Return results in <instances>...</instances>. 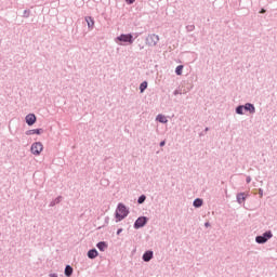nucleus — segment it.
I'll return each instance as SVG.
<instances>
[{
    "mask_svg": "<svg viewBox=\"0 0 277 277\" xmlns=\"http://www.w3.org/2000/svg\"><path fill=\"white\" fill-rule=\"evenodd\" d=\"M146 200V196H141L140 198H138V205H142L144 201Z\"/></svg>",
    "mask_w": 277,
    "mask_h": 277,
    "instance_id": "aec40b11",
    "label": "nucleus"
},
{
    "mask_svg": "<svg viewBox=\"0 0 277 277\" xmlns=\"http://www.w3.org/2000/svg\"><path fill=\"white\" fill-rule=\"evenodd\" d=\"M150 259H153V251H147V252H145V253L143 254V260H144L145 262L150 261Z\"/></svg>",
    "mask_w": 277,
    "mask_h": 277,
    "instance_id": "f8f14e48",
    "label": "nucleus"
},
{
    "mask_svg": "<svg viewBox=\"0 0 277 277\" xmlns=\"http://www.w3.org/2000/svg\"><path fill=\"white\" fill-rule=\"evenodd\" d=\"M147 88H148V82H146V81L142 82L140 85L141 92H144V90H146Z\"/></svg>",
    "mask_w": 277,
    "mask_h": 277,
    "instance_id": "f3484780",
    "label": "nucleus"
},
{
    "mask_svg": "<svg viewBox=\"0 0 277 277\" xmlns=\"http://www.w3.org/2000/svg\"><path fill=\"white\" fill-rule=\"evenodd\" d=\"M117 40H119V42H129L130 44H133V35H121L117 37Z\"/></svg>",
    "mask_w": 277,
    "mask_h": 277,
    "instance_id": "20e7f679",
    "label": "nucleus"
},
{
    "mask_svg": "<svg viewBox=\"0 0 277 277\" xmlns=\"http://www.w3.org/2000/svg\"><path fill=\"white\" fill-rule=\"evenodd\" d=\"M146 225V216L138 217L134 223V228H142V226Z\"/></svg>",
    "mask_w": 277,
    "mask_h": 277,
    "instance_id": "39448f33",
    "label": "nucleus"
},
{
    "mask_svg": "<svg viewBox=\"0 0 277 277\" xmlns=\"http://www.w3.org/2000/svg\"><path fill=\"white\" fill-rule=\"evenodd\" d=\"M243 109H245V111H250V114H254V111H255L254 105H252V104H246L243 106Z\"/></svg>",
    "mask_w": 277,
    "mask_h": 277,
    "instance_id": "1a4fd4ad",
    "label": "nucleus"
},
{
    "mask_svg": "<svg viewBox=\"0 0 277 277\" xmlns=\"http://www.w3.org/2000/svg\"><path fill=\"white\" fill-rule=\"evenodd\" d=\"M260 14H265V9H262V10L260 11Z\"/></svg>",
    "mask_w": 277,
    "mask_h": 277,
    "instance_id": "b1692460",
    "label": "nucleus"
},
{
    "mask_svg": "<svg viewBox=\"0 0 277 277\" xmlns=\"http://www.w3.org/2000/svg\"><path fill=\"white\" fill-rule=\"evenodd\" d=\"M272 232H266L262 236L255 238L256 243H265L268 239H272Z\"/></svg>",
    "mask_w": 277,
    "mask_h": 277,
    "instance_id": "7ed1b4c3",
    "label": "nucleus"
},
{
    "mask_svg": "<svg viewBox=\"0 0 277 277\" xmlns=\"http://www.w3.org/2000/svg\"><path fill=\"white\" fill-rule=\"evenodd\" d=\"M50 277H57V275H51Z\"/></svg>",
    "mask_w": 277,
    "mask_h": 277,
    "instance_id": "cd10ccee",
    "label": "nucleus"
},
{
    "mask_svg": "<svg viewBox=\"0 0 277 277\" xmlns=\"http://www.w3.org/2000/svg\"><path fill=\"white\" fill-rule=\"evenodd\" d=\"M128 1V3H135V0H127Z\"/></svg>",
    "mask_w": 277,
    "mask_h": 277,
    "instance_id": "4be33fe9",
    "label": "nucleus"
},
{
    "mask_svg": "<svg viewBox=\"0 0 277 277\" xmlns=\"http://www.w3.org/2000/svg\"><path fill=\"white\" fill-rule=\"evenodd\" d=\"M43 149L44 146L40 142L34 143L30 148L32 155H40V153H42Z\"/></svg>",
    "mask_w": 277,
    "mask_h": 277,
    "instance_id": "f03ea898",
    "label": "nucleus"
},
{
    "mask_svg": "<svg viewBox=\"0 0 277 277\" xmlns=\"http://www.w3.org/2000/svg\"><path fill=\"white\" fill-rule=\"evenodd\" d=\"M42 133V129H35L27 132V135H40Z\"/></svg>",
    "mask_w": 277,
    "mask_h": 277,
    "instance_id": "ddd939ff",
    "label": "nucleus"
},
{
    "mask_svg": "<svg viewBox=\"0 0 277 277\" xmlns=\"http://www.w3.org/2000/svg\"><path fill=\"white\" fill-rule=\"evenodd\" d=\"M148 44H157L159 42V36L150 35L147 39Z\"/></svg>",
    "mask_w": 277,
    "mask_h": 277,
    "instance_id": "0eeeda50",
    "label": "nucleus"
},
{
    "mask_svg": "<svg viewBox=\"0 0 277 277\" xmlns=\"http://www.w3.org/2000/svg\"><path fill=\"white\" fill-rule=\"evenodd\" d=\"M122 233V229H118L117 235H120Z\"/></svg>",
    "mask_w": 277,
    "mask_h": 277,
    "instance_id": "a878e982",
    "label": "nucleus"
},
{
    "mask_svg": "<svg viewBox=\"0 0 277 277\" xmlns=\"http://www.w3.org/2000/svg\"><path fill=\"white\" fill-rule=\"evenodd\" d=\"M160 146H166V141H162V142L160 143Z\"/></svg>",
    "mask_w": 277,
    "mask_h": 277,
    "instance_id": "393cba45",
    "label": "nucleus"
},
{
    "mask_svg": "<svg viewBox=\"0 0 277 277\" xmlns=\"http://www.w3.org/2000/svg\"><path fill=\"white\" fill-rule=\"evenodd\" d=\"M97 248H98V250H101V252H105V249L107 248V243L98 242Z\"/></svg>",
    "mask_w": 277,
    "mask_h": 277,
    "instance_id": "2eb2a0df",
    "label": "nucleus"
},
{
    "mask_svg": "<svg viewBox=\"0 0 277 277\" xmlns=\"http://www.w3.org/2000/svg\"><path fill=\"white\" fill-rule=\"evenodd\" d=\"M251 179L250 177H247V183H250Z\"/></svg>",
    "mask_w": 277,
    "mask_h": 277,
    "instance_id": "bb28decb",
    "label": "nucleus"
},
{
    "mask_svg": "<svg viewBox=\"0 0 277 277\" xmlns=\"http://www.w3.org/2000/svg\"><path fill=\"white\" fill-rule=\"evenodd\" d=\"M88 256L89 259H96V256H98V251H96V249H92L88 252Z\"/></svg>",
    "mask_w": 277,
    "mask_h": 277,
    "instance_id": "9d476101",
    "label": "nucleus"
},
{
    "mask_svg": "<svg viewBox=\"0 0 277 277\" xmlns=\"http://www.w3.org/2000/svg\"><path fill=\"white\" fill-rule=\"evenodd\" d=\"M206 226H209V223H206Z\"/></svg>",
    "mask_w": 277,
    "mask_h": 277,
    "instance_id": "c85d7f7f",
    "label": "nucleus"
},
{
    "mask_svg": "<svg viewBox=\"0 0 277 277\" xmlns=\"http://www.w3.org/2000/svg\"><path fill=\"white\" fill-rule=\"evenodd\" d=\"M26 123L28 127H32V124H36V115L29 114L26 116Z\"/></svg>",
    "mask_w": 277,
    "mask_h": 277,
    "instance_id": "423d86ee",
    "label": "nucleus"
},
{
    "mask_svg": "<svg viewBox=\"0 0 277 277\" xmlns=\"http://www.w3.org/2000/svg\"><path fill=\"white\" fill-rule=\"evenodd\" d=\"M243 106H238L237 109H236V113L239 114V115H243Z\"/></svg>",
    "mask_w": 277,
    "mask_h": 277,
    "instance_id": "6ab92c4d",
    "label": "nucleus"
},
{
    "mask_svg": "<svg viewBox=\"0 0 277 277\" xmlns=\"http://www.w3.org/2000/svg\"><path fill=\"white\" fill-rule=\"evenodd\" d=\"M65 276H72V268L70 267V265H67L65 267Z\"/></svg>",
    "mask_w": 277,
    "mask_h": 277,
    "instance_id": "dca6fc26",
    "label": "nucleus"
},
{
    "mask_svg": "<svg viewBox=\"0 0 277 277\" xmlns=\"http://www.w3.org/2000/svg\"><path fill=\"white\" fill-rule=\"evenodd\" d=\"M176 75H183L182 70H176Z\"/></svg>",
    "mask_w": 277,
    "mask_h": 277,
    "instance_id": "5701e85b",
    "label": "nucleus"
},
{
    "mask_svg": "<svg viewBox=\"0 0 277 277\" xmlns=\"http://www.w3.org/2000/svg\"><path fill=\"white\" fill-rule=\"evenodd\" d=\"M201 205H202V199H200V198L195 199V201H194V207L198 208V207H200Z\"/></svg>",
    "mask_w": 277,
    "mask_h": 277,
    "instance_id": "a211bd4d",
    "label": "nucleus"
},
{
    "mask_svg": "<svg viewBox=\"0 0 277 277\" xmlns=\"http://www.w3.org/2000/svg\"><path fill=\"white\" fill-rule=\"evenodd\" d=\"M156 120H158V122H162L163 124H166V122H168V118H166V116H163V115H158Z\"/></svg>",
    "mask_w": 277,
    "mask_h": 277,
    "instance_id": "4468645a",
    "label": "nucleus"
},
{
    "mask_svg": "<svg viewBox=\"0 0 277 277\" xmlns=\"http://www.w3.org/2000/svg\"><path fill=\"white\" fill-rule=\"evenodd\" d=\"M128 215L129 210L127 209V207L122 203H119L116 210L117 222H122V220H124V217H127Z\"/></svg>",
    "mask_w": 277,
    "mask_h": 277,
    "instance_id": "f257e3e1",
    "label": "nucleus"
},
{
    "mask_svg": "<svg viewBox=\"0 0 277 277\" xmlns=\"http://www.w3.org/2000/svg\"><path fill=\"white\" fill-rule=\"evenodd\" d=\"M248 196L246 195V193H240V194H238L237 195V200H238V202H239V205H241L242 202H246V198H247Z\"/></svg>",
    "mask_w": 277,
    "mask_h": 277,
    "instance_id": "6e6552de",
    "label": "nucleus"
},
{
    "mask_svg": "<svg viewBox=\"0 0 277 277\" xmlns=\"http://www.w3.org/2000/svg\"><path fill=\"white\" fill-rule=\"evenodd\" d=\"M85 22L88 24L89 29H94V18L85 17Z\"/></svg>",
    "mask_w": 277,
    "mask_h": 277,
    "instance_id": "9b49d317",
    "label": "nucleus"
},
{
    "mask_svg": "<svg viewBox=\"0 0 277 277\" xmlns=\"http://www.w3.org/2000/svg\"><path fill=\"white\" fill-rule=\"evenodd\" d=\"M183 68V65H179L175 70H181Z\"/></svg>",
    "mask_w": 277,
    "mask_h": 277,
    "instance_id": "412c9836",
    "label": "nucleus"
}]
</instances>
